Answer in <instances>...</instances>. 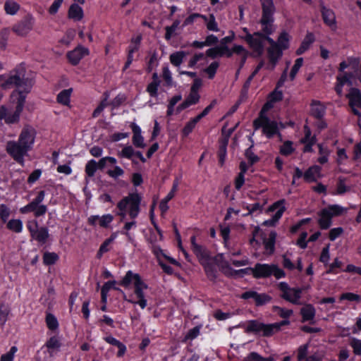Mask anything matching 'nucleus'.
<instances>
[{"label": "nucleus", "instance_id": "obj_1", "mask_svg": "<svg viewBox=\"0 0 361 361\" xmlns=\"http://www.w3.org/2000/svg\"><path fill=\"white\" fill-rule=\"evenodd\" d=\"M8 89L16 87L11 97L18 94L16 106L13 114L8 112V109L5 106L0 107V119L4 120L7 124L17 123L20 120V116L23 110L25 103L26 95L30 92L34 80L25 77V69L23 66H19L8 74Z\"/></svg>", "mask_w": 361, "mask_h": 361}, {"label": "nucleus", "instance_id": "obj_2", "mask_svg": "<svg viewBox=\"0 0 361 361\" xmlns=\"http://www.w3.org/2000/svg\"><path fill=\"white\" fill-rule=\"evenodd\" d=\"M260 2L262 8V16L260 23L263 26L262 31L264 35L263 43L266 40L270 44V47H278V44L268 36L274 32L272 23L274 22L273 15L275 12V7L273 0H260Z\"/></svg>", "mask_w": 361, "mask_h": 361}, {"label": "nucleus", "instance_id": "obj_3", "mask_svg": "<svg viewBox=\"0 0 361 361\" xmlns=\"http://www.w3.org/2000/svg\"><path fill=\"white\" fill-rule=\"evenodd\" d=\"M133 282L135 288V294L136 295L137 301L128 300V302L134 304H138L142 309L147 306V300L145 298L144 290L148 288V286L142 280L138 274H134L132 271H128L123 279L119 282V284L127 288Z\"/></svg>", "mask_w": 361, "mask_h": 361}, {"label": "nucleus", "instance_id": "obj_4", "mask_svg": "<svg viewBox=\"0 0 361 361\" xmlns=\"http://www.w3.org/2000/svg\"><path fill=\"white\" fill-rule=\"evenodd\" d=\"M141 202V197L137 193H132L128 196L123 198L117 204L119 212L117 213L123 221L126 216L127 208H129L128 214L133 219H135L140 212V204Z\"/></svg>", "mask_w": 361, "mask_h": 361}, {"label": "nucleus", "instance_id": "obj_5", "mask_svg": "<svg viewBox=\"0 0 361 361\" xmlns=\"http://www.w3.org/2000/svg\"><path fill=\"white\" fill-rule=\"evenodd\" d=\"M44 191H39L37 194V196L31 202L20 209V212L22 214L34 212V215L36 217L43 216L47 212V207L44 204H41L42 202L44 199Z\"/></svg>", "mask_w": 361, "mask_h": 361}, {"label": "nucleus", "instance_id": "obj_6", "mask_svg": "<svg viewBox=\"0 0 361 361\" xmlns=\"http://www.w3.org/2000/svg\"><path fill=\"white\" fill-rule=\"evenodd\" d=\"M34 24V17L31 14H27L13 25L12 31L18 36L25 37L32 30Z\"/></svg>", "mask_w": 361, "mask_h": 361}, {"label": "nucleus", "instance_id": "obj_7", "mask_svg": "<svg viewBox=\"0 0 361 361\" xmlns=\"http://www.w3.org/2000/svg\"><path fill=\"white\" fill-rule=\"evenodd\" d=\"M253 126L255 129L262 128L264 133L268 137H271L278 132L277 123L269 120L266 116H259V118L254 121Z\"/></svg>", "mask_w": 361, "mask_h": 361}, {"label": "nucleus", "instance_id": "obj_8", "mask_svg": "<svg viewBox=\"0 0 361 361\" xmlns=\"http://www.w3.org/2000/svg\"><path fill=\"white\" fill-rule=\"evenodd\" d=\"M279 290L282 292L281 297L295 305H299V300L301 298L302 288H290L286 282H281L279 284Z\"/></svg>", "mask_w": 361, "mask_h": 361}, {"label": "nucleus", "instance_id": "obj_9", "mask_svg": "<svg viewBox=\"0 0 361 361\" xmlns=\"http://www.w3.org/2000/svg\"><path fill=\"white\" fill-rule=\"evenodd\" d=\"M274 328V326L273 325H270V324H264L257 320H250L247 324L245 332L254 333L268 337L273 335Z\"/></svg>", "mask_w": 361, "mask_h": 361}, {"label": "nucleus", "instance_id": "obj_10", "mask_svg": "<svg viewBox=\"0 0 361 361\" xmlns=\"http://www.w3.org/2000/svg\"><path fill=\"white\" fill-rule=\"evenodd\" d=\"M27 229L32 239L37 240L40 244H44L48 238L49 232L47 227H38L37 221L33 220L27 222Z\"/></svg>", "mask_w": 361, "mask_h": 361}, {"label": "nucleus", "instance_id": "obj_11", "mask_svg": "<svg viewBox=\"0 0 361 361\" xmlns=\"http://www.w3.org/2000/svg\"><path fill=\"white\" fill-rule=\"evenodd\" d=\"M263 38H264V35L260 32H255L253 35L248 33L245 37L256 56H260L264 52Z\"/></svg>", "mask_w": 361, "mask_h": 361}, {"label": "nucleus", "instance_id": "obj_12", "mask_svg": "<svg viewBox=\"0 0 361 361\" xmlns=\"http://www.w3.org/2000/svg\"><path fill=\"white\" fill-rule=\"evenodd\" d=\"M6 150L8 153L13 157V158L18 162L23 161V156L29 150L19 141H9L6 145Z\"/></svg>", "mask_w": 361, "mask_h": 361}, {"label": "nucleus", "instance_id": "obj_13", "mask_svg": "<svg viewBox=\"0 0 361 361\" xmlns=\"http://www.w3.org/2000/svg\"><path fill=\"white\" fill-rule=\"evenodd\" d=\"M240 297L244 300H253L256 306H262L271 300L270 295L266 293H258L255 290L245 291Z\"/></svg>", "mask_w": 361, "mask_h": 361}, {"label": "nucleus", "instance_id": "obj_14", "mask_svg": "<svg viewBox=\"0 0 361 361\" xmlns=\"http://www.w3.org/2000/svg\"><path fill=\"white\" fill-rule=\"evenodd\" d=\"M349 99V105L355 115L361 116L357 109H361V92L357 88L352 87L346 95Z\"/></svg>", "mask_w": 361, "mask_h": 361}, {"label": "nucleus", "instance_id": "obj_15", "mask_svg": "<svg viewBox=\"0 0 361 361\" xmlns=\"http://www.w3.org/2000/svg\"><path fill=\"white\" fill-rule=\"evenodd\" d=\"M285 203L284 200H281L277 201L274 204H272L269 210L271 212H274L277 208H279V210L275 213V214L272 216L271 219L269 220H266L263 222L262 225L266 226H274L276 223L281 219L283 212L285 211V207L283 206Z\"/></svg>", "mask_w": 361, "mask_h": 361}, {"label": "nucleus", "instance_id": "obj_16", "mask_svg": "<svg viewBox=\"0 0 361 361\" xmlns=\"http://www.w3.org/2000/svg\"><path fill=\"white\" fill-rule=\"evenodd\" d=\"M35 137V129L31 127H25L21 131L18 141L30 150L34 143Z\"/></svg>", "mask_w": 361, "mask_h": 361}, {"label": "nucleus", "instance_id": "obj_17", "mask_svg": "<svg viewBox=\"0 0 361 361\" xmlns=\"http://www.w3.org/2000/svg\"><path fill=\"white\" fill-rule=\"evenodd\" d=\"M89 54L88 49L82 47L78 46L75 49L68 51L67 53V57L70 61V63L75 66L77 65L80 61L85 56Z\"/></svg>", "mask_w": 361, "mask_h": 361}, {"label": "nucleus", "instance_id": "obj_18", "mask_svg": "<svg viewBox=\"0 0 361 361\" xmlns=\"http://www.w3.org/2000/svg\"><path fill=\"white\" fill-rule=\"evenodd\" d=\"M256 279L267 278L271 275L272 264L257 263L253 268H250Z\"/></svg>", "mask_w": 361, "mask_h": 361}, {"label": "nucleus", "instance_id": "obj_19", "mask_svg": "<svg viewBox=\"0 0 361 361\" xmlns=\"http://www.w3.org/2000/svg\"><path fill=\"white\" fill-rule=\"evenodd\" d=\"M319 6L324 23L329 27H336V16L333 10L327 8L322 1H320Z\"/></svg>", "mask_w": 361, "mask_h": 361}, {"label": "nucleus", "instance_id": "obj_20", "mask_svg": "<svg viewBox=\"0 0 361 361\" xmlns=\"http://www.w3.org/2000/svg\"><path fill=\"white\" fill-rule=\"evenodd\" d=\"M131 128L133 133L132 138L133 145L137 147L144 148L145 147V144L144 143V138L141 135L140 128L135 123H133L131 124Z\"/></svg>", "mask_w": 361, "mask_h": 361}, {"label": "nucleus", "instance_id": "obj_21", "mask_svg": "<svg viewBox=\"0 0 361 361\" xmlns=\"http://www.w3.org/2000/svg\"><path fill=\"white\" fill-rule=\"evenodd\" d=\"M201 264L204 267L207 278L210 281H215L217 278V269L214 262H211V258L201 263Z\"/></svg>", "mask_w": 361, "mask_h": 361}, {"label": "nucleus", "instance_id": "obj_22", "mask_svg": "<svg viewBox=\"0 0 361 361\" xmlns=\"http://www.w3.org/2000/svg\"><path fill=\"white\" fill-rule=\"evenodd\" d=\"M316 310L314 307L310 305H305L300 310V314L302 315V322H305L307 321H310V324H314L313 321L315 316Z\"/></svg>", "mask_w": 361, "mask_h": 361}, {"label": "nucleus", "instance_id": "obj_23", "mask_svg": "<svg viewBox=\"0 0 361 361\" xmlns=\"http://www.w3.org/2000/svg\"><path fill=\"white\" fill-rule=\"evenodd\" d=\"M319 224L322 229H327L331 224L332 214L327 209H322L319 213Z\"/></svg>", "mask_w": 361, "mask_h": 361}, {"label": "nucleus", "instance_id": "obj_24", "mask_svg": "<svg viewBox=\"0 0 361 361\" xmlns=\"http://www.w3.org/2000/svg\"><path fill=\"white\" fill-rule=\"evenodd\" d=\"M325 114V107L319 101H312L311 114L317 119H322Z\"/></svg>", "mask_w": 361, "mask_h": 361}, {"label": "nucleus", "instance_id": "obj_25", "mask_svg": "<svg viewBox=\"0 0 361 361\" xmlns=\"http://www.w3.org/2000/svg\"><path fill=\"white\" fill-rule=\"evenodd\" d=\"M180 20H175L171 25L165 27L166 33L164 38L166 40L169 41L172 37L178 35L177 31L180 29Z\"/></svg>", "mask_w": 361, "mask_h": 361}, {"label": "nucleus", "instance_id": "obj_26", "mask_svg": "<svg viewBox=\"0 0 361 361\" xmlns=\"http://www.w3.org/2000/svg\"><path fill=\"white\" fill-rule=\"evenodd\" d=\"M192 251L198 258L200 264L211 258L207 248L200 245H195V248L192 249Z\"/></svg>", "mask_w": 361, "mask_h": 361}, {"label": "nucleus", "instance_id": "obj_27", "mask_svg": "<svg viewBox=\"0 0 361 361\" xmlns=\"http://www.w3.org/2000/svg\"><path fill=\"white\" fill-rule=\"evenodd\" d=\"M68 17L75 21H79L83 18L82 8L77 4H73L68 9Z\"/></svg>", "mask_w": 361, "mask_h": 361}, {"label": "nucleus", "instance_id": "obj_28", "mask_svg": "<svg viewBox=\"0 0 361 361\" xmlns=\"http://www.w3.org/2000/svg\"><path fill=\"white\" fill-rule=\"evenodd\" d=\"M314 41V35L311 32H309L305 36V39L302 42L300 47L296 50V54L300 55L302 54L305 51H306L311 44H312Z\"/></svg>", "mask_w": 361, "mask_h": 361}, {"label": "nucleus", "instance_id": "obj_29", "mask_svg": "<svg viewBox=\"0 0 361 361\" xmlns=\"http://www.w3.org/2000/svg\"><path fill=\"white\" fill-rule=\"evenodd\" d=\"M321 167L317 165L310 167L304 173V179L307 182L316 181V175L319 174Z\"/></svg>", "mask_w": 361, "mask_h": 361}, {"label": "nucleus", "instance_id": "obj_30", "mask_svg": "<svg viewBox=\"0 0 361 361\" xmlns=\"http://www.w3.org/2000/svg\"><path fill=\"white\" fill-rule=\"evenodd\" d=\"M276 238V233L271 231L269 233L268 239H264V248L268 251L269 254H273L275 248V241Z\"/></svg>", "mask_w": 361, "mask_h": 361}, {"label": "nucleus", "instance_id": "obj_31", "mask_svg": "<svg viewBox=\"0 0 361 361\" xmlns=\"http://www.w3.org/2000/svg\"><path fill=\"white\" fill-rule=\"evenodd\" d=\"M228 145V138H223L220 140L219 148L218 151L219 162L223 166L226 157V147Z\"/></svg>", "mask_w": 361, "mask_h": 361}, {"label": "nucleus", "instance_id": "obj_32", "mask_svg": "<svg viewBox=\"0 0 361 361\" xmlns=\"http://www.w3.org/2000/svg\"><path fill=\"white\" fill-rule=\"evenodd\" d=\"M350 64L351 65L352 68L354 69L353 72H349V73H344V75L347 76L348 80L356 78L359 77L358 75V66H359V59L357 58H349Z\"/></svg>", "mask_w": 361, "mask_h": 361}, {"label": "nucleus", "instance_id": "obj_33", "mask_svg": "<svg viewBox=\"0 0 361 361\" xmlns=\"http://www.w3.org/2000/svg\"><path fill=\"white\" fill-rule=\"evenodd\" d=\"M20 6L13 0H7L4 4V10L8 15H16L20 10Z\"/></svg>", "mask_w": 361, "mask_h": 361}, {"label": "nucleus", "instance_id": "obj_34", "mask_svg": "<svg viewBox=\"0 0 361 361\" xmlns=\"http://www.w3.org/2000/svg\"><path fill=\"white\" fill-rule=\"evenodd\" d=\"M104 340L109 343V344H111L113 345L117 346L118 348V351L117 353L118 357L123 356L126 350V348L124 344H123L121 342L116 339L115 338L112 336H106L104 338Z\"/></svg>", "mask_w": 361, "mask_h": 361}, {"label": "nucleus", "instance_id": "obj_35", "mask_svg": "<svg viewBox=\"0 0 361 361\" xmlns=\"http://www.w3.org/2000/svg\"><path fill=\"white\" fill-rule=\"evenodd\" d=\"M186 53L182 51H176L170 55V62L175 66H180L183 63Z\"/></svg>", "mask_w": 361, "mask_h": 361}, {"label": "nucleus", "instance_id": "obj_36", "mask_svg": "<svg viewBox=\"0 0 361 361\" xmlns=\"http://www.w3.org/2000/svg\"><path fill=\"white\" fill-rule=\"evenodd\" d=\"M73 90L72 88L66 89L62 90L58 95H57V102L63 105H68L70 102V97L71 94Z\"/></svg>", "mask_w": 361, "mask_h": 361}, {"label": "nucleus", "instance_id": "obj_37", "mask_svg": "<svg viewBox=\"0 0 361 361\" xmlns=\"http://www.w3.org/2000/svg\"><path fill=\"white\" fill-rule=\"evenodd\" d=\"M226 45H220L207 50L206 55L209 57L214 59L217 56H223Z\"/></svg>", "mask_w": 361, "mask_h": 361}, {"label": "nucleus", "instance_id": "obj_38", "mask_svg": "<svg viewBox=\"0 0 361 361\" xmlns=\"http://www.w3.org/2000/svg\"><path fill=\"white\" fill-rule=\"evenodd\" d=\"M269 61L273 64L272 68H274L278 59L281 56V52L279 47H269L267 50Z\"/></svg>", "mask_w": 361, "mask_h": 361}, {"label": "nucleus", "instance_id": "obj_39", "mask_svg": "<svg viewBox=\"0 0 361 361\" xmlns=\"http://www.w3.org/2000/svg\"><path fill=\"white\" fill-rule=\"evenodd\" d=\"M97 169H99L97 162L94 159H91L86 164L85 171L88 177H92Z\"/></svg>", "mask_w": 361, "mask_h": 361}, {"label": "nucleus", "instance_id": "obj_40", "mask_svg": "<svg viewBox=\"0 0 361 361\" xmlns=\"http://www.w3.org/2000/svg\"><path fill=\"white\" fill-rule=\"evenodd\" d=\"M11 308L8 305L4 303L0 304V324L4 325L8 319Z\"/></svg>", "mask_w": 361, "mask_h": 361}, {"label": "nucleus", "instance_id": "obj_41", "mask_svg": "<svg viewBox=\"0 0 361 361\" xmlns=\"http://www.w3.org/2000/svg\"><path fill=\"white\" fill-rule=\"evenodd\" d=\"M7 228L16 233L22 231L23 223L20 219H11L7 224Z\"/></svg>", "mask_w": 361, "mask_h": 361}, {"label": "nucleus", "instance_id": "obj_42", "mask_svg": "<svg viewBox=\"0 0 361 361\" xmlns=\"http://www.w3.org/2000/svg\"><path fill=\"white\" fill-rule=\"evenodd\" d=\"M59 256L55 252H47L43 255V262L46 265H51L56 262Z\"/></svg>", "mask_w": 361, "mask_h": 361}, {"label": "nucleus", "instance_id": "obj_43", "mask_svg": "<svg viewBox=\"0 0 361 361\" xmlns=\"http://www.w3.org/2000/svg\"><path fill=\"white\" fill-rule=\"evenodd\" d=\"M9 34L10 30L8 28H4L0 31V49H6Z\"/></svg>", "mask_w": 361, "mask_h": 361}, {"label": "nucleus", "instance_id": "obj_44", "mask_svg": "<svg viewBox=\"0 0 361 361\" xmlns=\"http://www.w3.org/2000/svg\"><path fill=\"white\" fill-rule=\"evenodd\" d=\"M46 322L47 327L50 330H55L59 326L58 321L52 314H47L46 317Z\"/></svg>", "mask_w": 361, "mask_h": 361}, {"label": "nucleus", "instance_id": "obj_45", "mask_svg": "<svg viewBox=\"0 0 361 361\" xmlns=\"http://www.w3.org/2000/svg\"><path fill=\"white\" fill-rule=\"evenodd\" d=\"M303 63V59L302 58H298L295 60V64L293 65L290 73V79L291 80H293L295 78L296 74L298 73L299 69L302 66Z\"/></svg>", "mask_w": 361, "mask_h": 361}, {"label": "nucleus", "instance_id": "obj_46", "mask_svg": "<svg viewBox=\"0 0 361 361\" xmlns=\"http://www.w3.org/2000/svg\"><path fill=\"white\" fill-rule=\"evenodd\" d=\"M349 344L353 349V353L355 355H361V340L355 338H351Z\"/></svg>", "mask_w": 361, "mask_h": 361}, {"label": "nucleus", "instance_id": "obj_47", "mask_svg": "<svg viewBox=\"0 0 361 361\" xmlns=\"http://www.w3.org/2000/svg\"><path fill=\"white\" fill-rule=\"evenodd\" d=\"M219 66V62L214 61L204 70V71L208 75L209 79L214 78Z\"/></svg>", "mask_w": 361, "mask_h": 361}, {"label": "nucleus", "instance_id": "obj_48", "mask_svg": "<svg viewBox=\"0 0 361 361\" xmlns=\"http://www.w3.org/2000/svg\"><path fill=\"white\" fill-rule=\"evenodd\" d=\"M200 121L197 118V117H195L191 121H190L188 123H186L184 128L183 129V134L184 136L188 135L194 129L196 123L199 122Z\"/></svg>", "mask_w": 361, "mask_h": 361}, {"label": "nucleus", "instance_id": "obj_49", "mask_svg": "<svg viewBox=\"0 0 361 361\" xmlns=\"http://www.w3.org/2000/svg\"><path fill=\"white\" fill-rule=\"evenodd\" d=\"M200 100V95L197 92H192L189 94L188 97L184 101V103L187 104V106L189 107L192 104H197Z\"/></svg>", "mask_w": 361, "mask_h": 361}, {"label": "nucleus", "instance_id": "obj_50", "mask_svg": "<svg viewBox=\"0 0 361 361\" xmlns=\"http://www.w3.org/2000/svg\"><path fill=\"white\" fill-rule=\"evenodd\" d=\"M292 145L293 142L291 141H286L280 148L281 154L285 156L290 155L294 151Z\"/></svg>", "mask_w": 361, "mask_h": 361}, {"label": "nucleus", "instance_id": "obj_51", "mask_svg": "<svg viewBox=\"0 0 361 361\" xmlns=\"http://www.w3.org/2000/svg\"><path fill=\"white\" fill-rule=\"evenodd\" d=\"M252 146L245 150V156L248 159L250 165H253L259 161V157L252 150Z\"/></svg>", "mask_w": 361, "mask_h": 361}, {"label": "nucleus", "instance_id": "obj_52", "mask_svg": "<svg viewBox=\"0 0 361 361\" xmlns=\"http://www.w3.org/2000/svg\"><path fill=\"white\" fill-rule=\"evenodd\" d=\"M207 28L210 31L217 32L219 31V27L217 23L216 22L215 17L213 14L209 15V19L207 18Z\"/></svg>", "mask_w": 361, "mask_h": 361}, {"label": "nucleus", "instance_id": "obj_53", "mask_svg": "<svg viewBox=\"0 0 361 361\" xmlns=\"http://www.w3.org/2000/svg\"><path fill=\"white\" fill-rule=\"evenodd\" d=\"M201 18L202 19H204V21H207V16H204V15H202V14H199V13H192L191 14L190 16H189L184 21L183 24V27H185L186 25H188L190 24H192L195 19V18Z\"/></svg>", "mask_w": 361, "mask_h": 361}, {"label": "nucleus", "instance_id": "obj_54", "mask_svg": "<svg viewBox=\"0 0 361 361\" xmlns=\"http://www.w3.org/2000/svg\"><path fill=\"white\" fill-rule=\"evenodd\" d=\"M17 347L13 346L10 350L1 356L0 361H13L14 354L17 352Z\"/></svg>", "mask_w": 361, "mask_h": 361}, {"label": "nucleus", "instance_id": "obj_55", "mask_svg": "<svg viewBox=\"0 0 361 361\" xmlns=\"http://www.w3.org/2000/svg\"><path fill=\"white\" fill-rule=\"evenodd\" d=\"M288 40H289L288 35L285 32H282L278 39L279 45L281 47V48L285 49L288 48Z\"/></svg>", "mask_w": 361, "mask_h": 361}, {"label": "nucleus", "instance_id": "obj_56", "mask_svg": "<svg viewBox=\"0 0 361 361\" xmlns=\"http://www.w3.org/2000/svg\"><path fill=\"white\" fill-rule=\"evenodd\" d=\"M114 217L111 214H106L102 216H99V226L104 228H106L109 224L113 221Z\"/></svg>", "mask_w": 361, "mask_h": 361}, {"label": "nucleus", "instance_id": "obj_57", "mask_svg": "<svg viewBox=\"0 0 361 361\" xmlns=\"http://www.w3.org/2000/svg\"><path fill=\"white\" fill-rule=\"evenodd\" d=\"M159 86V82H150L147 87V91L149 92V95L151 97H157V91H158V87Z\"/></svg>", "mask_w": 361, "mask_h": 361}, {"label": "nucleus", "instance_id": "obj_58", "mask_svg": "<svg viewBox=\"0 0 361 361\" xmlns=\"http://www.w3.org/2000/svg\"><path fill=\"white\" fill-rule=\"evenodd\" d=\"M200 334V327L195 326L194 328L190 329L187 334L185 336L184 341L188 340H192L195 338Z\"/></svg>", "mask_w": 361, "mask_h": 361}, {"label": "nucleus", "instance_id": "obj_59", "mask_svg": "<svg viewBox=\"0 0 361 361\" xmlns=\"http://www.w3.org/2000/svg\"><path fill=\"white\" fill-rule=\"evenodd\" d=\"M106 173L113 178H117L118 176L123 175V170L118 166H116L114 170H109Z\"/></svg>", "mask_w": 361, "mask_h": 361}, {"label": "nucleus", "instance_id": "obj_60", "mask_svg": "<svg viewBox=\"0 0 361 361\" xmlns=\"http://www.w3.org/2000/svg\"><path fill=\"white\" fill-rule=\"evenodd\" d=\"M274 309L281 317L284 319H288L293 314V311L291 310H286L277 306H274Z\"/></svg>", "mask_w": 361, "mask_h": 361}, {"label": "nucleus", "instance_id": "obj_61", "mask_svg": "<svg viewBox=\"0 0 361 361\" xmlns=\"http://www.w3.org/2000/svg\"><path fill=\"white\" fill-rule=\"evenodd\" d=\"M111 244V240H105L104 243L101 245L98 252L97 254V257L99 259L102 257V255L109 251V245Z\"/></svg>", "mask_w": 361, "mask_h": 361}, {"label": "nucleus", "instance_id": "obj_62", "mask_svg": "<svg viewBox=\"0 0 361 361\" xmlns=\"http://www.w3.org/2000/svg\"><path fill=\"white\" fill-rule=\"evenodd\" d=\"M9 215V209L5 204H1L0 206V218L1 219L4 223L7 221Z\"/></svg>", "mask_w": 361, "mask_h": 361}, {"label": "nucleus", "instance_id": "obj_63", "mask_svg": "<svg viewBox=\"0 0 361 361\" xmlns=\"http://www.w3.org/2000/svg\"><path fill=\"white\" fill-rule=\"evenodd\" d=\"M135 151L132 146L125 147L120 153V155L123 157L131 159L134 155Z\"/></svg>", "mask_w": 361, "mask_h": 361}, {"label": "nucleus", "instance_id": "obj_64", "mask_svg": "<svg viewBox=\"0 0 361 361\" xmlns=\"http://www.w3.org/2000/svg\"><path fill=\"white\" fill-rule=\"evenodd\" d=\"M163 78L166 81V85L168 86L172 85V77L171 71H169V68L167 66H165L163 68Z\"/></svg>", "mask_w": 361, "mask_h": 361}]
</instances>
